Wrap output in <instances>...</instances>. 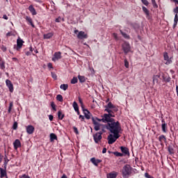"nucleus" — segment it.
<instances>
[{
    "mask_svg": "<svg viewBox=\"0 0 178 178\" xmlns=\"http://www.w3.org/2000/svg\"><path fill=\"white\" fill-rule=\"evenodd\" d=\"M112 118H115V115L106 113L104 114V115L102 116L103 123H112V122L115 121V119Z\"/></svg>",
    "mask_w": 178,
    "mask_h": 178,
    "instance_id": "3",
    "label": "nucleus"
},
{
    "mask_svg": "<svg viewBox=\"0 0 178 178\" xmlns=\"http://www.w3.org/2000/svg\"><path fill=\"white\" fill-rule=\"evenodd\" d=\"M74 133H76V134H78V133H79V130L77 129L76 127H74Z\"/></svg>",
    "mask_w": 178,
    "mask_h": 178,
    "instance_id": "52",
    "label": "nucleus"
},
{
    "mask_svg": "<svg viewBox=\"0 0 178 178\" xmlns=\"http://www.w3.org/2000/svg\"><path fill=\"white\" fill-rule=\"evenodd\" d=\"M177 94H178V86H176Z\"/></svg>",
    "mask_w": 178,
    "mask_h": 178,
    "instance_id": "64",
    "label": "nucleus"
},
{
    "mask_svg": "<svg viewBox=\"0 0 178 178\" xmlns=\"http://www.w3.org/2000/svg\"><path fill=\"white\" fill-rule=\"evenodd\" d=\"M6 86L8 87L10 92H13L15 88H13V83H12V81H10V80H9V79H6Z\"/></svg>",
    "mask_w": 178,
    "mask_h": 178,
    "instance_id": "8",
    "label": "nucleus"
},
{
    "mask_svg": "<svg viewBox=\"0 0 178 178\" xmlns=\"http://www.w3.org/2000/svg\"><path fill=\"white\" fill-rule=\"evenodd\" d=\"M51 76H52L53 79H54V80H56L57 76L56 75L55 73L51 72Z\"/></svg>",
    "mask_w": 178,
    "mask_h": 178,
    "instance_id": "50",
    "label": "nucleus"
},
{
    "mask_svg": "<svg viewBox=\"0 0 178 178\" xmlns=\"http://www.w3.org/2000/svg\"><path fill=\"white\" fill-rule=\"evenodd\" d=\"M161 122H162V124H161L162 131L163 133H167L168 132V127H167L166 122H165V120H162Z\"/></svg>",
    "mask_w": 178,
    "mask_h": 178,
    "instance_id": "14",
    "label": "nucleus"
},
{
    "mask_svg": "<svg viewBox=\"0 0 178 178\" xmlns=\"http://www.w3.org/2000/svg\"><path fill=\"white\" fill-rule=\"evenodd\" d=\"M77 81H79L77 77H73V79L71 80V84H76Z\"/></svg>",
    "mask_w": 178,
    "mask_h": 178,
    "instance_id": "36",
    "label": "nucleus"
},
{
    "mask_svg": "<svg viewBox=\"0 0 178 178\" xmlns=\"http://www.w3.org/2000/svg\"><path fill=\"white\" fill-rule=\"evenodd\" d=\"M163 58H164V60L165 61V65H170V63H172V58L169 57L168 52H165L163 54Z\"/></svg>",
    "mask_w": 178,
    "mask_h": 178,
    "instance_id": "10",
    "label": "nucleus"
},
{
    "mask_svg": "<svg viewBox=\"0 0 178 178\" xmlns=\"http://www.w3.org/2000/svg\"><path fill=\"white\" fill-rule=\"evenodd\" d=\"M94 140L95 143L98 144L101 140H102V133H97L96 134L94 135Z\"/></svg>",
    "mask_w": 178,
    "mask_h": 178,
    "instance_id": "11",
    "label": "nucleus"
},
{
    "mask_svg": "<svg viewBox=\"0 0 178 178\" xmlns=\"http://www.w3.org/2000/svg\"><path fill=\"white\" fill-rule=\"evenodd\" d=\"M159 140L160 143H166V137L164 135H161Z\"/></svg>",
    "mask_w": 178,
    "mask_h": 178,
    "instance_id": "26",
    "label": "nucleus"
},
{
    "mask_svg": "<svg viewBox=\"0 0 178 178\" xmlns=\"http://www.w3.org/2000/svg\"><path fill=\"white\" fill-rule=\"evenodd\" d=\"M113 37L115 38V40H119V38L118 37V33H113Z\"/></svg>",
    "mask_w": 178,
    "mask_h": 178,
    "instance_id": "46",
    "label": "nucleus"
},
{
    "mask_svg": "<svg viewBox=\"0 0 178 178\" xmlns=\"http://www.w3.org/2000/svg\"><path fill=\"white\" fill-rule=\"evenodd\" d=\"M120 149H121L122 154H124V155H129V148L122 146L120 147Z\"/></svg>",
    "mask_w": 178,
    "mask_h": 178,
    "instance_id": "22",
    "label": "nucleus"
},
{
    "mask_svg": "<svg viewBox=\"0 0 178 178\" xmlns=\"http://www.w3.org/2000/svg\"><path fill=\"white\" fill-rule=\"evenodd\" d=\"M15 149H17V148H20L22 147V143L19 139H16L13 143Z\"/></svg>",
    "mask_w": 178,
    "mask_h": 178,
    "instance_id": "16",
    "label": "nucleus"
},
{
    "mask_svg": "<svg viewBox=\"0 0 178 178\" xmlns=\"http://www.w3.org/2000/svg\"><path fill=\"white\" fill-rule=\"evenodd\" d=\"M59 59H62V53L60 51H56L54 53L51 60L53 62H56V60H59Z\"/></svg>",
    "mask_w": 178,
    "mask_h": 178,
    "instance_id": "6",
    "label": "nucleus"
},
{
    "mask_svg": "<svg viewBox=\"0 0 178 178\" xmlns=\"http://www.w3.org/2000/svg\"><path fill=\"white\" fill-rule=\"evenodd\" d=\"M47 67H48L49 69H54V67L52 66V63H49L47 64Z\"/></svg>",
    "mask_w": 178,
    "mask_h": 178,
    "instance_id": "47",
    "label": "nucleus"
},
{
    "mask_svg": "<svg viewBox=\"0 0 178 178\" xmlns=\"http://www.w3.org/2000/svg\"><path fill=\"white\" fill-rule=\"evenodd\" d=\"M168 152H170V154H174L173 148L168 147Z\"/></svg>",
    "mask_w": 178,
    "mask_h": 178,
    "instance_id": "49",
    "label": "nucleus"
},
{
    "mask_svg": "<svg viewBox=\"0 0 178 178\" xmlns=\"http://www.w3.org/2000/svg\"><path fill=\"white\" fill-rule=\"evenodd\" d=\"M13 130H16L17 129V122H14L13 125Z\"/></svg>",
    "mask_w": 178,
    "mask_h": 178,
    "instance_id": "42",
    "label": "nucleus"
},
{
    "mask_svg": "<svg viewBox=\"0 0 178 178\" xmlns=\"http://www.w3.org/2000/svg\"><path fill=\"white\" fill-rule=\"evenodd\" d=\"M105 112H107L108 115H113V111L111 110V108H105Z\"/></svg>",
    "mask_w": 178,
    "mask_h": 178,
    "instance_id": "35",
    "label": "nucleus"
},
{
    "mask_svg": "<svg viewBox=\"0 0 178 178\" xmlns=\"http://www.w3.org/2000/svg\"><path fill=\"white\" fill-rule=\"evenodd\" d=\"M3 19H4L5 20H8V16L6 15H4L3 16Z\"/></svg>",
    "mask_w": 178,
    "mask_h": 178,
    "instance_id": "55",
    "label": "nucleus"
},
{
    "mask_svg": "<svg viewBox=\"0 0 178 178\" xmlns=\"http://www.w3.org/2000/svg\"><path fill=\"white\" fill-rule=\"evenodd\" d=\"M178 18H174V23H177Z\"/></svg>",
    "mask_w": 178,
    "mask_h": 178,
    "instance_id": "61",
    "label": "nucleus"
},
{
    "mask_svg": "<svg viewBox=\"0 0 178 178\" xmlns=\"http://www.w3.org/2000/svg\"><path fill=\"white\" fill-rule=\"evenodd\" d=\"M79 104H81V108H82V109H83L84 108V105L83 104V100L81 99V97H79Z\"/></svg>",
    "mask_w": 178,
    "mask_h": 178,
    "instance_id": "41",
    "label": "nucleus"
},
{
    "mask_svg": "<svg viewBox=\"0 0 178 178\" xmlns=\"http://www.w3.org/2000/svg\"><path fill=\"white\" fill-rule=\"evenodd\" d=\"M25 19L26 22H28V23H29V24H31L32 27H35L34 24L33 23V19H31V17L26 16Z\"/></svg>",
    "mask_w": 178,
    "mask_h": 178,
    "instance_id": "23",
    "label": "nucleus"
},
{
    "mask_svg": "<svg viewBox=\"0 0 178 178\" xmlns=\"http://www.w3.org/2000/svg\"><path fill=\"white\" fill-rule=\"evenodd\" d=\"M142 3L143 5H145V6H148L149 5V2H148V0H141Z\"/></svg>",
    "mask_w": 178,
    "mask_h": 178,
    "instance_id": "39",
    "label": "nucleus"
},
{
    "mask_svg": "<svg viewBox=\"0 0 178 178\" xmlns=\"http://www.w3.org/2000/svg\"><path fill=\"white\" fill-rule=\"evenodd\" d=\"M13 108V102H11L10 103L9 107H8V113H10L12 112V108Z\"/></svg>",
    "mask_w": 178,
    "mask_h": 178,
    "instance_id": "37",
    "label": "nucleus"
},
{
    "mask_svg": "<svg viewBox=\"0 0 178 178\" xmlns=\"http://www.w3.org/2000/svg\"><path fill=\"white\" fill-rule=\"evenodd\" d=\"M56 99L57 101H59V102H63V97L62 96V95H58L56 96Z\"/></svg>",
    "mask_w": 178,
    "mask_h": 178,
    "instance_id": "32",
    "label": "nucleus"
},
{
    "mask_svg": "<svg viewBox=\"0 0 178 178\" xmlns=\"http://www.w3.org/2000/svg\"><path fill=\"white\" fill-rule=\"evenodd\" d=\"M173 1V2H175V3H177V5H178V0H172Z\"/></svg>",
    "mask_w": 178,
    "mask_h": 178,
    "instance_id": "63",
    "label": "nucleus"
},
{
    "mask_svg": "<svg viewBox=\"0 0 178 178\" xmlns=\"http://www.w3.org/2000/svg\"><path fill=\"white\" fill-rule=\"evenodd\" d=\"M83 109V112L85 115V118L86 119H91V113H90V111L87 109H84V108H82Z\"/></svg>",
    "mask_w": 178,
    "mask_h": 178,
    "instance_id": "17",
    "label": "nucleus"
},
{
    "mask_svg": "<svg viewBox=\"0 0 178 178\" xmlns=\"http://www.w3.org/2000/svg\"><path fill=\"white\" fill-rule=\"evenodd\" d=\"M120 33L122 34V35L124 37V38H127V40H129L130 39V36L129 35H127V33L120 31Z\"/></svg>",
    "mask_w": 178,
    "mask_h": 178,
    "instance_id": "30",
    "label": "nucleus"
},
{
    "mask_svg": "<svg viewBox=\"0 0 178 178\" xmlns=\"http://www.w3.org/2000/svg\"><path fill=\"white\" fill-rule=\"evenodd\" d=\"M107 129L111 133V134L108 136V143L113 144V143L120 137L119 133L122 131V125L120 124V122L118 121L115 122L114 120L113 122L108 124Z\"/></svg>",
    "mask_w": 178,
    "mask_h": 178,
    "instance_id": "1",
    "label": "nucleus"
},
{
    "mask_svg": "<svg viewBox=\"0 0 178 178\" xmlns=\"http://www.w3.org/2000/svg\"><path fill=\"white\" fill-rule=\"evenodd\" d=\"M93 120H96V122H102V119L96 118V119H93Z\"/></svg>",
    "mask_w": 178,
    "mask_h": 178,
    "instance_id": "54",
    "label": "nucleus"
},
{
    "mask_svg": "<svg viewBox=\"0 0 178 178\" xmlns=\"http://www.w3.org/2000/svg\"><path fill=\"white\" fill-rule=\"evenodd\" d=\"M49 119L50 122H52L54 120V116L52 115H49Z\"/></svg>",
    "mask_w": 178,
    "mask_h": 178,
    "instance_id": "51",
    "label": "nucleus"
},
{
    "mask_svg": "<svg viewBox=\"0 0 178 178\" xmlns=\"http://www.w3.org/2000/svg\"><path fill=\"white\" fill-rule=\"evenodd\" d=\"M68 86H67V84H61L60 86V88L61 89V90H63L64 91H66V90H67V88H68Z\"/></svg>",
    "mask_w": 178,
    "mask_h": 178,
    "instance_id": "28",
    "label": "nucleus"
},
{
    "mask_svg": "<svg viewBox=\"0 0 178 178\" xmlns=\"http://www.w3.org/2000/svg\"><path fill=\"white\" fill-rule=\"evenodd\" d=\"M19 178H30V176L24 174V175L19 176Z\"/></svg>",
    "mask_w": 178,
    "mask_h": 178,
    "instance_id": "44",
    "label": "nucleus"
},
{
    "mask_svg": "<svg viewBox=\"0 0 178 178\" xmlns=\"http://www.w3.org/2000/svg\"><path fill=\"white\" fill-rule=\"evenodd\" d=\"M90 162H92V163H93L95 166H98V164L101 163L102 161H101L100 159H96L95 158L93 157L90 159Z\"/></svg>",
    "mask_w": 178,
    "mask_h": 178,
    "instance_id": "18",
    "label": "nucleus"
},
{
    "mask_svg": "<svg viewBox=\"0 0 178 178\" xmlns=\"http://www.w3.org/2000/svg\"><path fill=\"white\" fill-rule=\"evenodd\" d=\"M51 106L52 109H54V111H56V106L55 105V103L54 102L51 103Z\"/></svg>",
    "mask_w": 178,
    "mask_h": 178,
    "instance_id": "40",
    "label": "nucleus"
},
{
    "mask_svg": "<svg viewBox=\"0 0 178 178\" xmlns=\"http://www.w3.org/2000/svg\"><path fill=\"white\" fill-rule=\"evenodd\" d=\"M58 119H60V120H62V119H63V118H65V115L63 113H62V111H59L58 112Z\"/></svg>",
    "mask_w": 178,
    "mask_h": 178,
    "instance_id": "27",
    "label": "nucleus"
},
{
    "mask_svg": "<svg viewBox=\"0 0 178 178\" xmlns=\"http://www.w3.org/2000/svg\"><path fill=\"white\" fill-rule=\"evenodd\" d=\"M78 79L81 83H84V81H86V77H84V76L79 75Z\"/></svg>",
    "mask_w": 178,
    "mask_h": 178,
    "instance_id": "31",
    "label": "nucleus"
},
{
    "mask_svg": "<svg viewBox=\"0 0 178 178\" xmlns=\"http://www.w3.org/2000/svg\"><path fill=\"white\" fill-rule=\"evenodd\" d=\"M29 10L33 15V16H35L37 15V11H35V8L33 6V5L29 6Z\"/></svg>",
    "mask_w": 178,
    "mask_h": 178,
    "instance_id": "19",
    "label": "nucleus"
},
{
    "mask_svg": "<svg viewBox=\"0 0 178 178\" xmlns=\"http://www.w3.org/2000/svg\"><path fill=\"white\" fill-rule=\"evenodd\" d=\"M159 77H161L160 75H154L153 76V84H155V83H158V81L159 80Z\"/></svg>",
    "mask_w": 178,
    "mask_h": 178,
    "instance_id": "24",
    "label": "nucleus"
},
{
    "mask_svg": "<svg viewBox=\"0 0 178 178\" xmlns=\"http://www.w3.org/2000/svg\"><path fill=\"white\" fill-rule=\"evenodd\" d=\"M105 108H108V109H113V112H118V111H119L118 107H116V106L113 105V104H112V102H108V104L106 106H105Z\"/></svg>",
    "mask_w": 178,
    "mask_h": 178,
    "instance_id": "9",
    "label": "nucleus"
},
{
    "mask_svg": "<svg viewBox=\"0 0 178 178\" xmlns=\"http://www.w3.org/2000/svg\"><path fill=\"white\" fill-rule=\"evenodd\" d=\"M58 137L56 136V135L55 134H50V140L51 141H54V140H57Z\"/></svg>",
    "mask_w": 178,
    "mask_h": 178,
    "instance_id": "29",
    "label": "nucleus"
},
{
    "mask_svg": "<svg viewBox=\"0 0 178 178\" xmlns=\"http://www.w3.org/2000/svg\"><path fill=\"white\" fill-rule=\"evenodd\" d=\"M3 158V156H2V154H0V163H1V162H2Z\"/></svg>",
    "mask_w": 178,
    "mask_h": 178,
    "instance_id": "60",
    "label": "nucleus"
},
{
    "mask_svg": "<svg viewBox=\"0 0 178 178\" xmlns=\"http://www.w3.org/2000/svg\"><path fill=\"white\" fill-rule=\"evenodd\" d=\"M154 8H158V4H156V1L152 3Z\"/></svg>",
    "mask_w": 178,
    "mask_h": 178,
    "instance_id": "53",
    "label": "nucleus"
},
{
    "mask_svg": "<svg viewBox=\"0 0 178 178\" xmlns=\"http://www.w3.org/2000/svg\"><path fill=\"white\" fill-rule=\"evenodd\" d=\"M79 119H81L82 121L84 120V116L80 115H79Z\"/></svg>",
    "mask_w": 178,
    "mask_h": 178,
    "instance_id": "57",
    "label": "nucleus"
},
{
    "mask_svg": "<svg viewBox=\"0 0 178 178\" xmlns=\"http://www.w3.org/2000/svg\"><path fill=\"white\" fill-rule=\"evenodd\" d=\"M52 37H54V33H52V32L44 34V35H43V38L45 40H49V38H52Z\"/></svg>",
    "mask_w": 178,
    "mask_h": 178,
    "instance_id": "21",
    "label": "nucleus"
},
{
    "mask_svg": "<svg viewBox=\"0 0 178 178\" xmlns=\"http://www.w3.org/2000/svg\"><path fill=\"white\" fill-rule=\"evenodd\" d=\"M143 10L147 16H149V10H148V9L147 8L143 6Z\"/></svg>",
    "mask_w": 178,
    "mask_h": 178,
    "instance_id": "33",
    "label": "nucleus"
},
{
    "mask_svg": "<svg viewBox=\"0 0 178 178\" xmlns=\"http://www.w3.org/2000/svg\"><path fill=\"white\" fill-rule=\"evenodd\" d=\"M176 26H177V22H174V24H173V29H176Z\"/></svg>",
    "mask_w": 178,
    "mask_h": 178,
    "instance_id": "59",
    "label": "nucleus"
},
{
    "mask_svg": "<svg viewBox=\"0 0 178 178\" xmlns=\"http://www.w3.org/2000/svg\"><path fill=\"white\" fill-rule=\"evenodd\" d=\"M115 156H123V154L116 152L115 153Z\"/></svg>",
    "mask_w": 178,
    "mask_h": 178,
    "instance_id": "45",
    "label": "nucleus"
},
{
    "mask_svg": "<svg viewBox=\"0 0 178 178\" xmlns=\"http://www.w3.org/2000/svg\"><path fill=\"white\" fill-rule=\"evenodd\" d=\"M26 129L28 134H33V133H34L35 128L33 127V125H29L26 127Z\"/></svg>",
    "mask_w": 178,
    "mask_h": 178,
    "instance_id": "15",
    "label": "nucleus"
},
{
    "mask_svg": "<svg viewBox=\"0 0 178 178\" xmlns=\"http://www.w3.org/2000/svg\"><path fill=\"white\" fill-rule=\"evenodd\" d=\"M174 12H175V13H178V7H176V8L174 9Z\"/></svg>",
    "mask_w": 178,
    "mask_h": 178,
    "instance_id": "56",
    "label": "nucleus"
},
{
    "mask_svg": "<svg viewBox=\"0 0 178 178\" xmlns=\"http://www.w3.org/2000/svg\"><path fill=\"white\" fill-rule=\"evenodd\" d=\"M118 175H119V173H118V172L112 171L110 173H108L106 175V177L107 178H116V177H118Z\"/></svg>",
    "mask_w": 178,
    "mask_h": 178,
    "instance_id": "12",
    "label": "nucleus"
},
{
    "mask_svg": "<svg viewBox=\"0 0 178 178\" xmlns=\"http://www.w3.org/2000/svg\"><path fill=\"white\" fill-rule=\"evenodd\" d=\"M23 44H24V41L19 38L17 40V47H15V49L17 51H20V49H22V47H23Z\"/></svg>",
    "mask_w": 178,
    "mask_h": 178,
    "instance_id": "7",
    "label": "nucleus"
},
{
    "mask_svg": "<svg viewBox=\"0 0 178 178\" xmlns=\"http://www.w3.org/2000/svg\"><path fill=\"white\" fill-rule=\"evenodd\" d=\"M74 33V34H77V38L79 40H86L88 38V35H87V33L83 31L79 32V30L75 29Z\"/></svg>",
    "mask_w": 178,
    "mask_h": 178,
    "instance_id": "4",
    "label": "nucleus"
},
{
    "mask_svg": "<svg viewBox=\"0 0 178 178\" xmlns=\"http://www.w3.org/2000/svg\"><path fill=\"white\" fill-rule=\"evenodd\" d=\"M145 177H147V178H154V177L149 175L148 173H147V172L145 174Z\"/></svg>",
    "mask_w": 178,
    "mask_h": 178,
    "instance_id": "48",
    "label": "nucleus"
},
{
    "mask_svg": "<svg viewBox=\"0 0 178 178\" xmlns=\"http://www.w3.org/2000/svg\"><path fill=\"white\" fill-rule=\"evenodd\" d=\"M0 67L2 70H5V63L2 60H0Z\"/></svg>",
    "mask_w": 178,
    "mask_h": 178,
    "instance_id": "34",
    "label": "nucleus"
},
{
    "mask_svg": "<svg viewBox=\"0 0 178 178\" xmlns=\"http://www.w3.org/2000/svg\"><path fill=\"white\" fill-rule=\"evenodd\" d=\"M0 173H1V178L5 177L6 176V170H3V168H0Z\"/></svg>",
    "mask_w": 178,
    "mask_h": 178,
    "instance_id": "25",
    "label": "nucleus"
},
{
    "mask_svg": "<svg viewBox=\"0 0 178 178\" xmlns=\"http://www.w3.org/2000/svg\"><path fill=\"white\" fill-rule=\"evenodd\" d=\"M72 106H73L75 112H76L77 115H80V111H79V105L77 104V102H74Z\"/></svg>",
    "mask_w": 178,
    "mask_h": 178,
    "instance_id": "20",
    "label": "nucleus"
},
{
    "mask_svg": "<svg viewBox=\"0 0 178 178\" xmlns=\"http://www.w3.org/2000/svg\"><path fill=\"white\" fill-rule=\"evenodd\" d=\"M65 22V19L61 18L60 17H58V18L56 19V23H60L61 22Z\"/></svg>",
    "mask_w": 178,
    "mask_h": 178,
    "instance_id": "38",
    "label": "nucleus"
},
{
    "mask_svg": "<svg viewBox=\"0 0 178 178\" xmlns=\"http://www.w3.org/2000/svg\"><path fill=\"white\" fill-rule=\"evenodd\" d=\"M122 49L124 54H129V52H130L131 49V47H130V44H129L127 42H124V44H122Z\"/></svg>",
    "mask_w": 178,
    "mask_h": 178,
    "instance_id": "5",
    "label": "nucleus"
},
{
    "mask_svg": "<svg viewBox=\"0 0 178 178\" xmlns=\"http://www.w3.org/2000/svg\"><path fill=\"white\" fill-rule=\"evenodd\" d=\"M102 154H106V148H104L102 150Z\"/></svg>",
    "mask_w": 178,
    "mask_h": 178,
    "instance_id": "58",
    "label": "nucleus"
},
{
    "mask_svg": "<svg viewBox=\"0 0 178 178\" xmlns=\"http://www.w3.org/2000/svg\"><path fill=\"white\" fill-rule=\"evenodd\" d=\"M134 169L132 168L131 165L129 164H126L122 167L121 170L122 177L124 178H129L131 175H133Z\"/></svg>",
    "mask_w": 178,
    "mask_h": 178,
    "instance_id": "2",
    "label": "nucleus"
},
{
    "mask_svg": "<svg viewBox=\"0 0 178 178\" xmlns=\"http://www.w3.org/2000/svg\"><path fill=\"white\" fill-rule=\"evenodd\" d=\"M61 178H67V177L66 176V175H63Z\"/></svg>",
    "mask_w": 178,
    "mask_h": 178,
    "instance_id": "62",
    "label": "nucleus"
},
{
    "mask_svg": "<svg viewBox=\"0 0 178 178\" xmlns=\"http://www.w3.org/2000/svg\"><path fill=\"white\" fill-rule=\"evenodd\" d=\"M124 66L127 67V69H129V61H127L126 59L124 60Z\"/></svg>",
    "mask_w": 178,
    "mask_h": 178,
    "instance_id": "43",
    "label": "nucleus"
},
{
    "mask_svg": "<svg viewBox=\"0 0 178 178\" xmlns=\"http://www.w3.org/2000/svg\"><path fill=\"white\" fill-rule=\"evenodd\" d=\"M93 124L95 126V130L98 131L101 129V124L97 121V120H92Z\"/></svg>",
    "mask_w": 178,
    "mask_h": 178,
    "instance_id": "13",
    "label": "nucleus"
}]
</instances>
